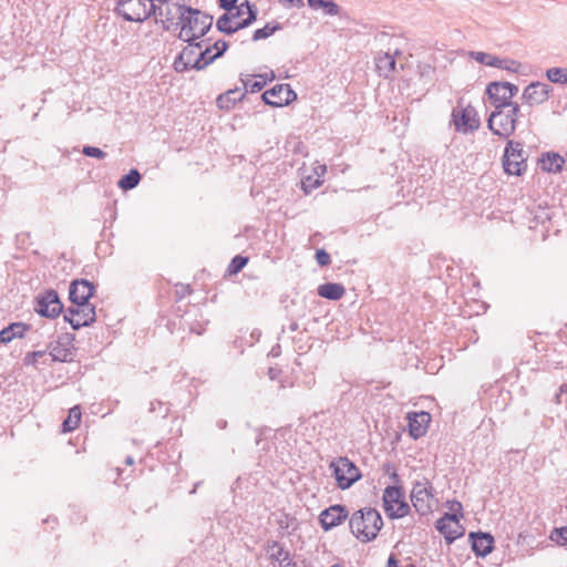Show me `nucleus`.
<instances>
[{"mask_svg": "<svg viewBox=\"0 0 567 567\" xmlns=\"http://www.w3.org/2000/svg\"><path fill=\"white\" fill-rule=\"evenodd\" d=\"M161 23L165 31H169L171 28L174 25V24H171V21H166V19L161 20Z\"/></svg>", "mask_w": 567, "mask_h": 567, "instance_id": "nucleus-61", "label": "nucleus"}, {"mask_svg": "<svg viewBox=\"0 0 567 567\" xmlns=\"http://www.w3.org/2000/svg\"><path fill=\"white\" fill-rule=\"evenodd\" d=\"M82 154L86 157L97 159H104L107 156V154L103 150L91 145H84L82 148Z\"/></svg>", "mask_w": 567, "mask_h": 567, "instance_id": "nucleus-46", "label": "nucleus"}, {"mask_svg": "<svg viewBox=\"0 0 567 567\" xmlns=\"http://www.w3.org/2000/svg\"><path fill=\"white\" fill-rule=\"evenodd\" d=\"M332 476L340 489L350 488L357 481L362 477L360 470L347 456H340L330 463Z\"/></svg>", "mask_w": 567, "mask_h": 567, "instance_id": "nucleus-5", "label": "nucleus"}, {"mask_svg": "<svg viewBox=\"0 0 567 567\" xmlns=\"http://www.w3.org/2000/svg\"><path fill=\"white\" fill-rule=\"evenodd\" d=\"M156 2H158L157 0H147V3H146V14H147V19H150L152 16H154L155 18L156 17H162L164 16V11L162 9L161 6H157Z\"/></svg>", "mask_w": 567, "mask_h": 567, "instance_id": "nucleus-50", "label": "nucleus"}, {"mask_svg": "<svg viewBox=\"0 0 567 567\" xmlns=\"http://www.w3.org/2000/svg\"><path fill=\"white\" fill-rule=\"evenodd\" d=\"M281 373H282V370L280 368H277V367H270L268 369V372H267L269 379L272 380V381L279 380Z\"/></svg>", "mask_w": 567, "mask_h": 567, "instance_id": "nucleus-56", "label": "nucleus"}, {"mask_svg": "<svg viewBox=\"0 0 567 567\" xmlns=\"http://www.w3.org/2000/svg\"><path fill=\"white\" fill-rule=\"evenodd\" d=\"M468 55L480 64L497 68L512 73H518L522 65L517 60L511 58H499L483 51H470Z\"/></svg>", "mask_w": 567, "mask_h": 567, "instance_id": "nucleus-14", "label": "nucleus"}, {"mask_svg": "<svg viewBox=\"0 0 567 567\" xmlns=\"http://www.w3.org/2000/svg\"><path fill=\"white\" fill-rule=\"evenodd\" d=\"M75 336L70 332L62 333L55 341H51L47 349L51 362H70L73 360V341Z\"/></svg>", "mask_w": 567, "mask_h": 567, "instance_id": "nucleus-13", "label": "nucleus"}, {"mask_svg": "<svg viewBox=\"0 0 567 567\" xmlns=\"http://www.w3.org/2000/svg\"><path fill=\"white\" fill-rule=\"evenodd\" d=\"M248 261H249V258L247 256L236 255L230 260V262L226 269V274L229 276L239 274L246 267Z\"/></svg>", "mask_w": 567, "mask_h": 567, "instance_id": "nucleus-37", "label": "nucleus"}, {"mask_svg": "<svg viewBox=\"0 0 567 567\" xmlns=\"http://www.w3.org/2000/svg\"><path fill=\"white\" fill-rule=\"evenodd\" d=\"M553 91L549 84L535 81L524 89L522 100L530 106L540 105L549 99Z\"/></svg>", "mask_w": 567, "mask_h": 567, "instance_id": "nucleus-17", "label": "nucleus"}, {"mask_svg": "<svg viewBox=\"0 0 567 567\" xmlns=\"http://www.w3.org/2000/svg\"><path fill=\"white\" fill-rule=\"evenodd\" d=\"M193 293L190 285L177 284L175 289V300L181 301L186 296Z\"/></svg>", "mask_w": 567, "mask_h": 567, "instance_id": "nucleus-52", "label": "nucleus"}, {"mask_svg": "<svg viewBox=\"0 0 567 567\" xmlns=\"http://www.w3.org/2000/svg\"><path fill=\"white\" fill-rule=\"evenodd\" d=\"M506 107H494L487 117V127L493 135L508 138L516 130V120L504 111Z\"/></svg>", "mask_w": 567, "mask_h": 567, "instance_id": "nucleus-8", "label": "nucleus"}, {"mask_svg": "<svg viewBox=\"0 0 567 567\" xmlns=\"http://www.w3.org/2000/svg\"><path fill=\"white\" fill-rule=\"evenodd\" d=\"M451 117L455 126V131L458 133H472L477 131L481 126V120L478 117L477 111L471 104L461 110L453 109Z\"/></svg>", "mask_w": 567, "mask_h": 567, "instance_id": "nucleus-10", "label": "nucleus"}, {"mask_svg": "<svg viewBox=\"0 0 567 567\" xmlns=\"http://www.w3.org/2000/svg\"><path fill=\"white\" fill-rule=\"evenodd\" d=\"M47 355V350H38V351H31L28 352L23 358V364L24 365H33L35 367L39 359Z\"/></svg>", "mask_w": 567, "mask_h": 567, "instance_id": "nucleus-47", "label": "nucleus"}, {"mask_svg": "<svg viewBox=\"0 0 567 567\" xmlns=\"http://www.w3.org/2000/svg\"><path fill=\"white\" fill-rule=\"evenodd\" d=\"M33 310L42 318L55 319L63 312V302L58 291L50 288L34 297Z\"/></svg>", "mask_w": 567, "mask_h": 567, "instance_id": "nucleus-6", "label": "nucleus"}, {"mask_svg": "<svg viewBox=\"0 0 567 567\" xmlns=\"http://www.w3.org/2000/svg\"><path fill=\"white\" fill-rule=\"evenodd\" d=\"M565 158L556 152H546L542 154L540 167L544 172L560 173L565 165Z\"/></svg>", "mask_w": 567, "mask_h": 567, "instance_id": "nucleus-25", "label": "nucleus"}, {"mask_svg": "<svg viewBox=\"0 0 567 567\" xmlns=\"http://www.w3.org/2000/svg\"><path fill=\"white\" fill-rule=\"evenodd\" d=\"M317 293L323 299L338 301L346 295V288L339 282H324L318 287Z\"/></svg>", "mask_w": 567, "mask_h": 567, "instance_id": "nucleus-26", "label": "nucleus"}, {"mask_svg": "<svg viewBox=\"0 0 567 567\" xmlns=\"http://www.w3.org/2000/svg\"><path fill=\"white\" fill-rule=\"evenodd\" d=\"M254 76L260 80L250 81L240 79V81L243 82V86L247 93H258L267 85L268 82H272L276 79V74L274 71L264 74H256Z\"/></svg>", "mask_w": 567, "mask_h": 567, "instance_id": "nucleus-30", "label": "nucleus"}, {"mask_svg": "<svg viewBox=\"0 0 567 567\" xmlns=\"http://www.w3.org/2000/svg\"><path fill=\"white\" fill-rule=\"evenodd\" d=\"M382 471L385 475H388L390 477L393 485L402 484L401 477L398 474L396 466L392 462H390V461L384 462L382 464Z\"/></svg>", "mask_w": 567, "mask_h": 567, "instance_id": "nucleus-43", "label": "nucleus"}, {"mask_svg": "<svg viewBox=\"0 0 567 567\" xmlns=\"http://www.w3.org/2000/svg\"><path fill=\"white\" fill-rule=\"evenodd\" d=\"M277 523L280 530L291 528L292 532H295L299 526L298 519L295 516H291L290 514L286 513L281 515Z\"/></svg>", "mask_w": 567, "mask_h": 567, "instance_id": "nucleus-41", "label": "nucleus"}, {"mask_svg": "<svg viewBox=\"0 0 567 567\" xmlns=\"http://www.w3.org/2000/svg\"><path fill=\"white\" fill-rule=\"evenodd\" d=\"M62 313L64 321L68 322L73 329V324H75L78 320L75 317L80 316V306L72 305L66 309L63 308Z\"/></svg>", "mask_w": 567, "mask_h": 567, "instance_id": "nucleus-44", "label": "nucleus"}, {"mask_svg": "<svg viewBox=\"0 0 567 567\" xmlns=\"http://www.w3.org/2000/svg\"><path fill=\"white\" fill-rule=\"evenodd\" d=\"M416 68L421 79H429L430 81L433 79L435 73L434 66L429 63H419Z\"/></svg>", "mask_w": 567, "mask_h": 567, "instance_id": "nucleus-49", "label": "nucleus"}, {"mask_svg": "<svg viewBox=\"0 0 567 567\" xmlns=\"http://www.w3.org/2000/svg\"><path fill=\"white\" fill-rule=\"evenodd\" d=\"M281 29L282 25L277 21L267 22L265 27L254 31L251 40L256 42L267 39L270 35H272L276 31H279Z\"/></svg>", "mask_w": 567, "mask_h": 567, "instance_id": "nucleus-35", "label": "nucleus"}, {"mask_svg": "<svg viewBox=\"0 0 567 567\" xmlns=\"http://www.w3.org/2000/svg\"><path fill=\"white\" fill-rule=\"evenodd\" d=\"M203 38L204 37H199L198 34H195L193 32L188 35H184V39H181V40L184 41L185 43H187L188 45H190L194 50L202 51L204 49V44L207 41H210V39H203Z\"/></svg>", "mask_w": 567, "mask_h": 567, "instance_id": "nucleus-40", "label": "nucleus"}, {"mask_svg": "<svg viewBox=\"0 0 567 567\" xmlns=\"http://www.w3.org/2000/svg\"><path fill=\"white\" fill-rule=\"evenodd\" d=\"M213 51H214V49L212 48L210 44L206 45L198 53V55L194 59L193 64L190 65V66H193V70L203 71L208 65L214 63L217 59L215 58V54L213 53Z\"/></svg>", "mask_w": 567, "mask_h": 567, "instance_id": "nucleus-31", "label": "nucleus"}, {"mask_svg": "<svg viewBox=\"0 0 567 567\" xmlns=\"http://www.w3.org/2000/svg\"><path fill=\"white\" fill-rule=\"evenodd\" d=\"M196 54V50H194L190 45H186L183 50L175 56L173 62V69L177 73H184L189 70H193L192 61H194V56Z\"/></svg>", "mask_w": 567, "mask_h": 567, "instance_id": "nucleus-24", "label": "nucleus"}, {"mask_svg": "<svg viewBox=\"0 0 567 567\" xmlns=\"http://www.w3.org/2000/svg\"><path fill=\"white\" fill-rule=\"evenodd\" d=\"M386 567H399V559L394 554H391L386 561Z\"/></svg>", "mask_w": 567, "mask_h": 567, "instance_id": "nucleus-58", "label": "nucleus"}, {"mask_svg": "<svg viewBox=\"0 0 567 567\" xmlns=\"http://www.w3.org/2000/svg\"><path fill=\"white\" fill-rule=\"evenodd\" d=\"M150 412L156 413L157 416L165 419L169 413V406L162 401H153L150 404Z\"/></svg>", "mask_w": 567, "mask_h": 567, "instance_id": "nucleus-45", "label": "nucleus"}, {"mask_svg": "<svg viewBox=\"0 0 567 567\" xmlns=\"http://www.w3.org/2000/svg\"><path fill=\"white\" fill-rule=\"evenodd\" d=\"M349 517V511L343 504H334L324 508L319 514V524L324 532H329L340 526Z\"/></svg>", "mask_w": 567, "mask_h": 567, "instance_id": "nucleus-16", "label": "nucleus"}, {"mask_svg": "<svg viewBox=\"0 0 567 567\" xmlns=\"http://www.w3.org/2000/svg\"><path fill=\"white\" fill-rule=\"evenodd\" d=\"M147 0H117L114 12L127 22L142 23L147 20Z\"/></svg>", "mask_w": 567, "mask_h": 567, "instance_id": "nucleus-12", "label": "nucleus"}, {"mask_svg": "<svg viewBox=\"0 0 567 567\" xmlns=\"http://www.w3.org/2000/svg\"><path fill=\"white\" fill-rule=\"evenodd\" d=\"M349 527L360 542L369 543L378 537L383 527V519L379 511L365 507L351 515Z\"/></svg>", "mask_w": 567, "mask_h": 567, "instance_id": "nucleus-2", "label": "nucleus"}, {"mask_svg": "<svg viewBox=\"0 0 567 567\" xmlns=\"http://www.w3.org/2000/svg\"><path fill=\"white\" fill-rule=\"evenodd\" d=\"M81 417H82V411H81L80 405H74L73 408H71L69 410V414H68L66 419H64L62 422V425H61L62 432L69 433V432L74 431L79 426V424L81 422Z\"/></svg>", "mask_w": 567, "mask_h": 567, "instance_id": "nucleus-33", "label": "nucleus"}, {"mask_svg": "<svg viewBox=\"0 0 567 567\" xmlns=\"http://www.w3.org/2000/svg\"><path fill=\"white\" fill-rule=\"evenodd\" d=\"M243 16L241 8L237 11H225L216 21V29L225 35H233V20L239 19Z\"/></svg>", "mask_w": 567, "mask_h": 567, "instance_id": "nucleus-27", "label": "nucleus"}, {"mask_svg": "<svg viewBox=\"0 0 567 567\" xmlns=\"http://www.w3.org/2000/svg\"><path fill=\"white\" fill-rule=\"evenodd\" d=\"M520 142L508 140L502 156L503 169L507 175L522 176L527 169L526 157Z\"/></svg>", "mask_w": 567, "mask_h": 567, "instance_id": "nucleus-4", "label": "nucleus"}, {"mask_svg": "<svg viewBox=\"0 0 567 567\" xmlns=\"http://www.w3.org/2000/svg\"><path fill=\"white\" fill-rule=\"evenodd\" d=\"M468 542L476 557L485 558L495 548V538L489 532H470Z\"/></svg>", "mask_w": 567, "mask_h": 567, "instance_id": "nucleus-18", "label": "nucleus"}, {"mask_svg": "<svg viewBox=\"0 0 567 567\" xmlns=\"http://www.w3.org/2000/svg\"><path fill=\"white\" fill-rule=\"evenodd\" d=\"M534 218L537 223L545 224L550 220V214L548 209L539 207V210L535 214Z\"/></svg>", "mask_w": 567, "mask_h": 567, "instance_id": "nucleus-54", "label": "nucleus"}, {"mask_svg": "<svg viewBox=\"0 0 567 567\" xmlns=\"http://www.w3.org/2000/svg\"><path fill=\"white\" fill-rule=\"evenodd\" d=\"M315 259L320 267H328L331 264V257L324 248L316 250Z\"/></svg>", "mask_w": 567, "mask_h": 567, "instance_id": "nucleus-48", "label": "nucleus"}, {"mask_svg": "<svg viewBox=\"0 0 567 567\" xmlns=\"http://www.w3.org/2000/svg\"><path fill=\"white\" fill-rule=\"evenodd\" d=\"M408 432L413 440L424 436L431 422V414L425 411L409 412L406 414Z\"/></svg>", "mask_w": 567, "mask_h": 567, "instance_id": "nucleus-19", "label": "nucleus"}, {"mask_svg": "<svg viewBox=\"0 0 567 567\" xmlns=\"http://www.w3.org/2000/svg\"><path fill=\"white\" fill-rule=\"evenodd\" d=\"M142 179V174L136 168H131L128 173L124 174L117 182V186L122 190H131L135 188Z\"/></svg>", "mask_w": 567, "mask_h": 567, "instance_id": "nucleus-34", "label": "nucleus"}, {"mask_svg": "<svg viewBox=\"0 0 567 567\" xmlns=\"http://www.w3.org/2000/svg\"><path fill=\"white\" fill-rule=\"evenodd\" d=\"M518 93V86L505 81L489 82L485 94L494 107H507L512 105V99Z\"/></svg>", "mask_w": 567, "mask_h": 567, "instance_id": "nucleus-7", "label": "nucleus"}, {"mask_svg": "<svg viewBox=\"0 0 567 567\" xmlns=\"http://www.w3.org/2000/svg\"><path fill=\"white\" fill-rule=\"evenodd\" d=\"M239 8L246 9L247 17L240 19L233 24V34L238 32L239 30L246 29L250 27L252 23L257 21L258 18V8L255 3L249 0H245L239 4Z\"/></svg>", "mask_w": 567, "mask_h": 567, "instance_id": "nucleus-23", "label": "nucleus"}, {"mask_svg": "<svg viewBox=\"0 0 567 567\" xmlns=\"http://www.w3.org/2000/svg\"><path fill=\"white\" fill-rule=\"evenodd\" d=\"M410 497L413 507L420 515L424 516L432 512L431 501L434 498V488L430 481L415 482Z\"/></svg>", "mask_w": 567, "mask_h": 567, "instance_id": "nucleus-9", "label": "nucleus"}, {"mask_svg": "<svg viewBox=\"0 0 567 567\" xmlns=\"http://www.w3.org/2000/svg\"><path fill=\"white\" fill-rule=\"evenodd\" d=\"M284 7H297L301 8L305 6L302 0H279Z\"/></svg>", "mask_w": 567, "mask_h": 567, "instance_id": "nucleus-57", "label": "nucleus"}, {"mask_svg": "<svg viewBox=\"0 0 567 567\" xmlns=\"http://www.w3.org/2000/svg\"><path fill=\"white\" fill-rule=\"evenodd\" d=\"M257 432H258V434H257V437H256V445H259L261 440H262L264 429H258Z\"/></svg>", "mask_w": 567, "mask_h": 567, "instance_id": "nucleus-62", "label": "nucleus"}, {"mask_svg": "<svg viewBox=\"0 0 567 567\" xmlns=\"http://www.w3.org/2000/svg\"><path fill=\"white\" fill-rule=\"evenodd\" d=\"M394 504L398 505L396 508H394V505H392L391 511H384L390 519H399L410 514L411 508L408 502L405 501V497L400 498V501L395 502Z\"/></svg>", "mask_w": 567, "mask_h": 567, "instance_id": "nucleus-36", "label": "nucleus"}, {"mask_svg": "<svg viewBox=\"0 0 567 567\" xmlns=\"http://www.w3.org/2000/svg\"><path fill=\"white\" fill-rule=\"evenodd\" d=\"M506 109H508L506 114H508L509 117H513L517 121V116L520 112L519 105L512 101V105L507 106Z\"/></svg>", "mask_w": 567, "mask_h": 567, "instance_id": "nucleus-55", "label": "nucleus"}, {"mask_svg": "<svg viewBox=\"0 0 567 567\" xmlns=\"http://www.w3.org/2000/svg\"><path fill=\"white\" fill-rule=\"evenodd\" d=\"M238 0H217L218 7L224 11H237L239 6H237Z\"/></svg>", "mask_w": 567, "mask_h": 567, "instance_id": "nucleus-53", "label": "nucleus"}, {"mask_svg": "<svg viewBox=\"0 0 567 567\" xmlns=\"http://www.w3.org/2000/svg\"><path fill=\"white\" fill-rule=\"evenodd\" d=\"M210 45L215 50L214 54L216 59L221 58L229 49V42L224 39H219Z\"/></svg>", "mask_w": 567, "mask_h": 567, "instance_id": "nucleus-51", "label": "nucleus"}, {"mask_svg": "<svg viewBox=\"0 0 567 567\" xmlns=\"http://www.w3.org/2000/svg\"><path fill=\"white\" fill-rule=\"evenodd\" d=\"M76 323L73 324V330H80L83 327H91L96 321V308L93 303L87 302L85 306H80V316Z\"/></svg>", "mask_w": 567, "mask_h": 567, "instance_id": "nucleus-28", "label": "nucleus"}, {"mask_svg": "<svg viewBox=\"0 0 567 567\" xmlns=\"http://www.w3.org/2000/svg\"><path fill=\"white\" fill-rule=\"evenodd\" d=\"M451 512L444 513L436 522L435 528L444 536L447 545L453 544L457 538L462 537L465 528L460 524L463 518V505L458 501H449Z\"/></svg>", "mask_w": 567, "mask_h": 567, "instance_id": "nucleus-3", "label": "nucleus"}, {"mask_svg": "<svg viewBox=\"0 0 567 567\" xmlns=\"http://www.w3.org/2000/svg\"><path fill=\"white\" fill-rule=\"evenodd\" d=\"M246 96L247 92L245 89L244 92H241L240 87L229 89L217 96L216 104L223 111H230L238 102H243Z\"/></svg>", "mask_w": 567, "mask_h": 567, "instance_id": "nucleus-21", "label": "nucleus"}, {"mask_svg": "<svg viewBox=\"0 0 567 567\" xmlns=\"http://www.w3.org/2000/svg\"><path fill=\"white\" fill-rule=\"evenodd\" d=\"M297 97V93L291 89V85L287 83L276 84L260 95L261 101L271 107L289 105L296 101Z\"/></svg>", "mask_w": 567, "mask_h": 567, "instance_id": "nucleus-11", "label": "nucleus"}, {"mask_svg": "<svg viewBox=\"0 0 567 567\" xmlns=\"http://www.w3.org/2000/svg\"><path fill=\"white\" fill-rule=\"evenodd\" d=\"M164 16H165L166 21H171V24H175L174 23V14L169 7L166 9V12L164 13Z\"/></svg>", "mask_w": 567, "mask_h": 567, "instance_id": "nucleus-59", "label": "nucleus"}, {"mask_svg": "<svg viewBox=\"0 0 567 567\" xmlns=\"http://www.w3.org/2000/svg\"><path fill=\"white\" fill-rule=\"evenodd\" d=\"M546 78L551 83L567 84V69L564 68H550L546 70Z\"/></svg>", "mask_w": 567, "mask_h": 567, "instance_id": "nucleus-38", "label": "nucleus"}, {"mask_svg": "<svg viewBox=\"0 0 567 567\" xmlns=\"http://www.w3.org/2000/svg\"><path fill=\"white\" fill-rule=\"evenodd\" d=\"M559 394H566L567 393V383H563L558 388Z\"/></svg>", "mask_w": 567, "mask_h": 567, "instance_id": "nucleus-63", "label": "nucleus"}, {"mask_svg": "<svg viewBox=\"0 0 567 567\" xmlns=\"http://www.w3.org/2000/svg\"><path fill=\"white\" fill-rule=\"evenodd\" d=\"M96 286L84 278L73 279L69 286V300L75 306H85L95 295Z\"/></svg>", "mask_w": 567, "mask_h": 567, "instance_id": "nucleus-15", "label": "nucleus"}, {"mask_svg": "<svg viewBox=\"0 0 567 567\" xmlns=\"http://www.w3.org/2000/svg\"><path fill=\"white\" fill-rule=\"evenodd\" d=\"M549 538H550V540H553L554 543H556L560 546H566L567 545V526L555 527L551 530Z\"/></svg>", "mask_w": 567, "mask_h": 567, "instance_id": "nucleus-42", "label": "nucleus"}, {"mask_svg": "<svg viewBox=\"0 0 567 567\" xmlns=\"http://www.w3.org/2000/svg\"><path fill=\"white\" fill-rule=\"evenodd\" d=\"M308 6L313 10L321 9L327 16H338L340 14V6L334 0H307Z\"/></svg>", "mask_w": 567, "mask_h": 567, "instance_id": "nucleus-32", "label": "nucleus"}, {"mask_svg": "<svg viewBox=\"0 0 567 567\" xmlns=\"http://www.w3.org/2000/svg\"><path fill=\"white\" fill-rule=\"evenodd\" d=\"M172 4L176 8L178 19L175 22V27L179 28L178 39H184V35L193 32L205 37L210 31L214 22L212 14L184 3L173 2Z\"/></svg>", "mask_w": 567, "mask_h": 567, "instance_id": "nucleus-1", "label": "nucleus"}, {"mask_svg": "<svg viewBox=\"0 0 567 567\" xmlns=\"http://www.w3.org/2000/svg\"><path fill=\"white\" fill-rule=\"evenodd\" d=\"M405 492L402 484L389 485L384 488L382 495L383 509L391 511L392 505L400 498H404Z\"/></svg>", "mask_w": 567, "mask_h": 567, "instance_id": "nucleus-29", "label": "nucleus"}, {"mask_svg": "<svg viewBox=\"0 0 567 567\" xmlns=\"http://www.w3.org/2000/svg\"><path fill=\"white\" fill-rule=\"evenodd\" d=\"M228 423L226 420L224 419H219L217 420L216 422V426L219 429V430H225L227 427Z\"/></svg>", "mask_w": 567, "mask_h": 567, "instance_id": "nucleus-60", "label": "nucleus"}, {"mask_svg": "<svg viewBox=\"0 0 567 567\" xmlns=\"http://www.w3.org/2000/svg\"><path fill=\"white\" fill-rule=\"evenodd\" d=\"M299 329V324L296 321L290 322L289 330L297 331Z\"/></svg>", "mask_w": 567, "mask_h": 567, "instance_id": "nucleus-64", "label": "nucleus"}, {"mask_svg": "<svg viewBox=\"0 0 567 567\" xmlns=\"http://www.w3.org/2000/svg\"><path fill=\"white\" fill-rule=\"evenodd\" d=\"M316 177L312 175L306 176L301 179V188L306 195H309L312 190L317 189L322 185L323 181L316 171Z\"/></svg>", "mask_w": 567, "mask_h": 567, "instance_id": "nucleus-39", "label": "nucleus"}, {"mask_svg": "<svg viewBox=\"0 0 567 567\" xmlns=\"http://www.w3.org/2000/svg\"><path fill=\"white\" fill-rule=\"evenodd\" d=\"M31 328V324L22 321L11 322L0 330V343L8 344L16 338H23Z\"/></svg>", "mask_w": 567, "mask_h": 567, "instance_id": "nucleus-22", "label": "nucleus"}, {"mask_svg": "<svg viewBox=\"0 0 567 567\" xmlns=\"http://www.w3.org/2000/svg\"><path fill=\"white\" fill-rule=\"evenodd\" d=\"M264 548L269 555V558L274 561H278L280 567H297L296 563L290 557V553L277 540H267Z\"/></svg>", "mask_w": 567, "mask_h": 567, "instance_id": "nucleus-20", "label": "nucleus"}]
</instances>
